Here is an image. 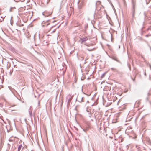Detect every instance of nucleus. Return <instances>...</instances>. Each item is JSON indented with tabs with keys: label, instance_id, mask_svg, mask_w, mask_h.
I'll return each mask as SVG.
<instances>
[{
	"label": "nucleus",
	"instance_id": "obj_12",
	"mask_svg": "<svg viewBox=\"0 0 151 151\" xmlns=\"http://www.w3.org/2000/svg\"><path fill=\"white\" fill-rule=\"evenodd\" d=\"M105 74V73H104V74H103L102 75V76H101V77H102V78H103V77L104 76Z\"/></svg>",
	"mask_w": 151,
	"mask_h": 151
},
{
	"label": "nucleus",
	"instance_id": "obj_21",
	"mask_svg": "<svg viewBox=\"0 0 151 151\" xmlns=\"http://www.w3.org/2000/svg\"><path fill=\"white\" fill-rule=\"evenodd\" d=\"M87 102L88 103V101H87Z\"/></svg>",
	"mask_w": 151,
	"mask_h": 151
},
{
	"label": "nucleus",
	"instance_id": "obj_4",
	"mask_svg": "<svg viewBox=\"0 0 151 151\" xmlns=\"http://www.w3.org/2000/svg\"><path fill=\"white\" fill-rule=\"evenodd\" d=\"M49 21L47 20L46 22L44 21L42 22V27H44L45 26H47L48 25L50 24V23L49 22Z\"/></svg>",
	"mask_w": 151,
	"mask_h": 151
},
{
	"label": "nucleus",
	"instance_id": "obj_14",
	"mask_svg": "<svg viewBox=\"0 0 151 151\" xmlns=\"http://www.w3.org/2000/svg\"><path fill=\"white\" fill-rule=\"evenodd\" d=\"M88 51H92V49L90 50H89V49H88Z\"/></svg>",
	"mask_w": 151,
	"mask_h": 151
},
{
	"label": "nucleus",
	"instance_id": "obj_10",
	"mask_svg": "<svg viewBox=\"0 0 151 151\" xmlns=\"http://www.w3.org/2000/svg\"><path fill=\"white\" fill-rule=\"evenodd\" d=\"M111 70H112L114 71H117V69L115 68H111Z\"/></svg>",
	"mask_w": 151,
	"mask_h": 151
},
{
	"label": "nucleus",
	"instance_id": "obj_5",
	"mask_svg": "<svg viewBox=\"0 0 151 151\" xmlns=\"http://www.w3.org/2000/svg\"><path fill=\"white\" fill-rule=\"evenodd\" d=\"M88 40V37H86L83 38H81L80 39L79 41L81 42V43H83L87 40Z\"/></svg>",
	"mask_w": 151,
	"mask_h": 151
},
{
	"label": "nucleus",
	"instance_id": "obj_16",
	"mask_svg": "<svg viewBox=\"0 0 151 151\" xmlns=\"http://www.w3.org/2000/svg\"><path fill=\"white\" fill-rule=\"evenodd\" d=\"M9 140L10 141H12V140L11 139H9Z\"/></svg>",
	"mask_w": 151,
	"mask_h": 151
},
{
	"label": "nucleus",
	"instance_id": "obj_8",
	"mask_svg": "<svg viewBox=\"0 0 151 151\" xmlns=\"http://www.w3.org/2000/svg\"><path fill=\"white\" fill-rule=\"evenodd\" d=\"M32 109H31V106H30V108L29 109V115H30V116H31V115L32 114Z\"/></svg>",
	"mask_w": 151,
	"mask_h": 151
},
{
	"label": "nucleus",
	"instance_id": "obj_17",
	"mask_svg": "<svg viewBox=\"0 0 151 151\" xmlns=\"http://www.w3.org/2000/svg\"><path fill=\"white\" fill-rule=\"evenodd\" d=\"M144 14L145 16H146V14H145V12H144Z\"/></svg>",
	"mask_w": 151,
	"mask_h": 151
},
{
	"label": "nucleus",
	"instance_id": "obj_20",
	"mask_svg": "<svg viewBox=\"0 0 151 151\" xmlns=\"http://www.w3.org/2000/svg\"><path fill=\"white\" fill-rule=\"evenodd\" d=\"M129 69H130V70H131V68H130V67H129Z\"/></svg>",
	"mask_w": 151,
	"mask_h": 151
},
{
	"label": "nucleus",
	"instance_id": "obj_6",
	"mask_svg": "<svg viewBox=\"0 0 151 151\" xmlns=\"http://www.w3.org/2000/svg\"><path fill=\"white\" fill-rule=\"evenodd\" d=\"M22 149V150H23L24 149V147L22 146V145L21 144L20 145L18 148V151H20V150Z\"/></svg>",
	"mask_w": 151,
	"mask_h": 151
},
{
	"label": "nucleus",
	"instance_id": "obj_11",
	"mask_svg": "<svg viewBox=\"0 0 151 151\" xmlns=\"http://www.w3.org/2000/svg\"><path fill=\"white\" fill-rule=\"evenodd\" d=\"M23 24H19L18 26H19V27H21L22 26H23Z\"/></svg>",
	"mask_w": 151,
	"mask_h": 151
},
{
	"label": "nucleus",
	"instance_id": "obj_9",
	"mask_svg": "<svg viewBox=\"0 0 151 151\" xmlns=\"http://www.w3.org/2000/svg\"><path fill=\"white\" fill-rule=\"evenodd\" d=\"M89 129V127H87L85 129H83V130L84 132H86L87 131H88V130Z\"/></svg>",
	"mask_w": 151,
	"mask_h": 151
},
{
	"label": "nucleus",
	"instance_id": "obj_7",
	"mask_svg": "<svg viewBox=\"0 0 151 151\" xmlns=\"http://www.w3.org/2000/svg\"><path fill=\"white\" fill-rule=\"evenodd\" d=\"M101 3L100 1H96V9H97L98 6L101 5Z\"/></svg>",
	"mask_w": 151,
	"mask_h": 151
},
{
	"label": "nucleus",
	"instance_id": "obj_18",
	"mask_svg": "<svg viewBox=\"0 0 151 151\" xmlns=\"http://www.w3.org/2000/svg\"><path fill=\"white\" fill-rule=\"evenodd\" d=\"M17 65H14V67H17Z\"/></svg>",
	"mask_w": 151,
	"mask_h": 151
},
{
	"label": "nucleus",
	"instance_id": "obj_13",
	"mask_svg": "<svg viewBox=\"0 0 151 151\" xmlns=\"http://www.w3.org/2000/svg\"><path fill=\"white\" fill-rule=\"evenodd\" d=\"M71 101V99H69L68 101V102H70Z\"/></svg>",
	"mask_w": 151,
	"mask_h": 151
},
{
	"label": "nucleus",
	"instance_id": "obj_19",
	"mask_svg": "<svg viewBox=\"0 0 151 151\" xmlns=\"http://www.w3.org/2000/svg\"><path fill=\"white\" fill-rule=\"evenodd\" d=\"M119 101H118V103H117V104H119Z\"/></svg>",
	"mask_w": 151,
	"mask_h": 151
},
{
	"label": "nucleus",
	"instance_id": "obj_3",
	"mask_svg": "<svg viewBox=\"0 0 151 151\" xmlns=\"http://www.w3.org/2000/svg\"><path fill=\"white\" fill-rule=\"evenodd\" d=\"M110 58L117 62L121 63V62L119 60L118 58L116 55H112L110 57Z\"/></svg>",
	"mask_w": 151,
	"mask_h": 151
},
{
	"label": "nucleus",
	"instance_id": "obj_2",
	"mask_svg": "<svg viewBox=\"0 0 151 151\" xmlns=\"http://www.w3.org/2000/svg\"><path fill=\"white\" fill-rule=\"evenodd\" d=\"M135 2L134 1H132V17L133 18H134L135 16Z\"/></svg>",
	"mask_w": 151,
	"mask_h": 151
},
{
	"label": "nucleus",
	"instance_id": "obj_15",
	"mask_svg": "<svg viewBox=\"0 0 151 151\" xmlns=\"http://www.w3.org/2000/svg\"><path fill=\"white\" fill-rule=\"evenodd\" d=\"M40 104V102L39 101H38V105L39 106Z\"/></svg>",
	"mask_w": 151,
	"mask_h": 151
},
{
	"label": "nucleus",
	"instance_id": "obj_1",
	"mask_svg": "<svg viewBox=\"0 0 151 151\" xmlns=\"http://www.w3.org/2000/svg\"><path fill=\"white\" fill-rule=\"evenodd\" d=\"M76 100L79 102H84L85 101V98L81 95H78L76 98Z\"/></svg>",
	"mask_w": 151,
	"mask_h": 151
}]
</instances>
